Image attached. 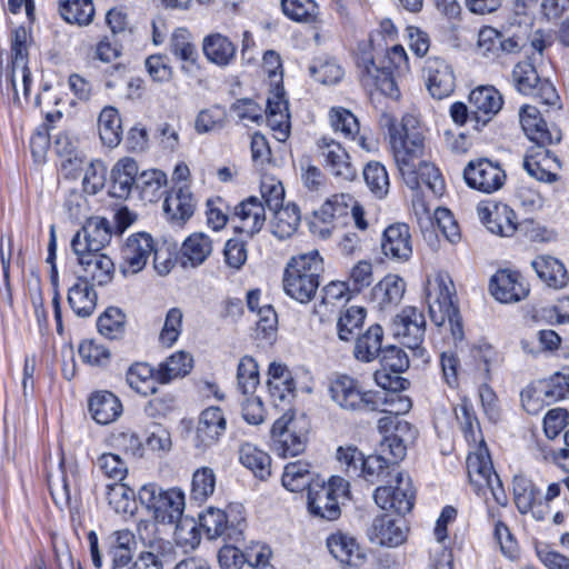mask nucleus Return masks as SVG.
Here are the masks:
<instances>
[{
  "label": "nucleus",
  "mask_w": 569,
  "mask_h": 569,
  "mask_svg": "<svg viewBox=\"0 0 569 569\" xmlns=\"http://www.w3.org/2000/svg\"><path fill=\"white\" fill-rule=\"evenodd\" d=\"M106 496L109 506L120 515H133L137 509L136 492L128 485L112 482L106 486Z\"/></svg>",
  "instance_id": "obj_48"
},
{
  "label": "nucleus",
  "mask_w": 569,
  "mask_h": 569,
  "mask_svg": "<svg viewBox=\"0 0 569 569\" xmlns=\"http://www.w3.org/2000/svg\"><path fill=\"white\" fill-rule=\"evenodd\" d=\"M393 333L409 349H417L425 337L426 319L416 307H406L393 319Z\"/></svg>",
  "instance_id": "obj_19"
},
{
  "label": "nucleus",
  "mask_w": 569,
  "mask_h": 569,
  "mask_svg": "<svg viewBox=\"0 0 569 569\" xmlns=\"http://www.w3.org/2000/svg\"><path fill=\"white\" fill-rule=\"evenodd\" d=\"M282 12L287 18L300 23H316L319 7L315 0H281Z\"/></svg>",
  "instance_id": "obj_50"
},
{
  "label": "nucleus",
  "mask_w": 569,
  "mask_h": 569,
  "mask_svg": "<svg viewBox=\"0 0 569 569\" xmlns=\"http://www.w3.org/2000/svg\"><path fill=\"white\" fill-rule=\"evenodd\" d=\"M537 276L549 288L561 289L568 282L567 270L565 266L556 258L550 256H540L531 261Z\"/></svg>",
  "instance_id": "obj_39"
},
{
  "label": "nucleus",
  "mask_w": 569,
  "mask_h": 569,
  "mask_svg": "<svg viewBox=\"0 0 569 569\" xmlns=\"http://www.w3.org/2000/svg\"><path fill=\"white\" fill-rule=\"evenodd\" d=\"M216 488V475L211 468L202 467L194 471L191 482V497L197 501H204Z\"/></svg>",
  "instance_id": "obj_62"
},
{
  "label": "nucleus",
  "mask_w": 569,
  "mask_h": 569,
  "mask_svg": "<svg viewBox=\"0 0 569 569\" xmlns=\"http://www.w3.org/2000/svg\"><path fill=\"white\" fill-rule=\"evenodd\" d=\"M352 202L353 199L350 194H335L320 207L316 217L323 223H331L335 219L347 216Z\"/></svg>",
  "instance_id": "obj_55"
},
{
  "label": "nucleus",
  "mask_w": 569,
  "mask_h": 569,
  "mask_svg": "<svg viewBox=\"0 0 569 569\" xmlns=\"http://www.w3.org/2000/svg\"><path fill=\"white\" fill-rule=\"evenodd\" d=\"M388 60L389 67H377L372 50L370 46L366 44L357 52V71L365 88L376 89L387 97L397 99L400 96L397 78L409 70L408 56L403 47L393 46L388 51Z\"/></svg>",
  "instance_id": "obj_1"
},
{
  "label": "nucleus",
  "mask_w": 569,
  "mask_h": 569,
  "mask_svg": "<svg viewBox=\"0 0 569 569\" xmlns=\"http://www.w3.org/2000/svg\"><path fill=\"white\" fill-rule=\"evenodd\" d=\"M74 254L83 270V274L79 280L87 281L88 283H97L99 286L107 284L111 280L114 264L108 256L101 253V251Z\"/></svg>",
  "instance_id": "obj_30"
},
{
  "label": "nucleus",
  "mask_w": 569,
  "mask_h": 569,
  "mask_svg": "<svg viewBox=\"0 0 569 569\" xmlns=\"http://www.w3.org/2000/svg\"><path fill=\"white\" fill-rule=\"evenodd\" d=\"M548 144L536 143L531 147L523 160V168L529 176L543 182H555L558 178L557 171L560 169L558 158L547 149Z\"/></svg>",
  "instance_id": "obj_22"
},
{
  "label": "nucleus",
  "mask_w": 569,
  "mask_h": 569,
  "mask_svg": "<svg viewBox=\"0 0 569 569\" xmlns=\"http://www.w3.org/2000/svg\"><path fill=\"white\" fill-rule=\"evenodd\" d=\"M269 391L272 397L280 400L286 398V395H291L295 390V382L290 371L286 366L280 363H271L268 370Z\"/></svg>",
  "instance_id": "obj_53"
},
{
  "label": "nucleus",
  "mask_w": 569,
  "mask_h": 569,
  "mask_svg": "<svg viewBox=\"0 0 569 569\" xmlns=\"http://www.w3.org/2000/svg\"><path fill=\"white\" fill-rule=\"evenodd\" d=\"M139 168L133 159L123 158L119 160L111 171L110 196L127 199L131 191L137 188Z\"/></svg>",
  "instance_id": "obj_32"
},
{
  "label": "nucleus",
  "mask_w": 569,
  "mask_h": 569,
  "mask_svg": "<svg viewBox=\"0 0 569 569\" xmlns=\"http://www.w3.org/2000/svg\"><path fill=\"white\" fill-rule=\"evenodd\" d=\"M331 128L345 138L356 140L359 133L358 119L345 108H332L329 112Z\"/></svg>",
  "instance_id": "obj_60"
},
{
  "label": "nucleus",
  "mask_w": 569,
  "mask_h": 569,
  "mask_svg": "<svg viewBox=\"0 0 569 569\" xmlns=\"http://www.w3.org/2000/svg\"><path fill=\"white\" fill-rule=\"evenodd\" d=\"M323 271V261L317 250L291 258L283 273V290L292 299L306 303L316 295Z\"/></svg>",
  "instance_id": "obj_4"
},
{
  "label": "nucleus",
  "mask_w": 569,
  "mask_h": 569,
  "mask_svg": "<svg viewBox=\"0 0 569 569\" xmlns=\"http://www.w3.org/2000/svg\"><path fill=\"white\" fill-rule=\"evenodd\" d=\"M310 76L322 84H336L343 77V69L333 58H318L309 67Z\"/></svg>",
  "instance_id": "obj_52"
},
{
  "label": "nucleus",
  "mask_w": 569,
  "mask_h": 569,
  "mask_svg": "<svg viewBox=\"0 0 569 569\" xmlns=\"http://www.w3.org/2000/svg\"><path fill=\"white\" fill-rule=\"evenodd\" d=\"M111 240L109 221L94 217L89 219L71 240L74 253L101 251Z\"/></svg>",
  "instance_id": "obj_17"
},
{
  "label": "nucleus",
  "mask_w": 569,
  "mask_h": 569,
  "mask_svg": "<svg viewBox=\"0 0 569 569\" xmlns=\"http://www.w3.org/2000/svg\"><path fill=\"white\" fill-rule=\"evenodd\" d=\"M231 112L246 124L248 122L260 124L266 117L267 124L278 141H286L290 134L289 106L284 92L280 89L268 97L264 111L252 99L243 98L231 106Z\"/></svg>",
  "instance_id": "obj_2"
},
{
  "label": "nucleus",
  "mask_w": 569,
  "mask_h": 569,
  "mask_svg": "<svg viewBox=\"0 0 569 569\" xmlns=\"http://www.w3.org/2000/svg\"><path fill=\"white\" fill-rule=\"evenodd\" d=\"M140 502L153 512L154 518L162 523H177V530L180 532L184 526L190 525L192 535L190 543H199V536L196 523L190 520L181 521L184 511V493L178 488L163 490L156 483H148L140 488L138 492Z\"/></svg>",
  "instance_id": "obj_3"
},
{
  "label": "nucleus",
  "mask_w": 569,
  "mask_h": 569,
  "mask_svg": "<svg viewBox=\"0 0 569 569\" xmlns=\"http://www.w3.org/2000/svg\"><path fill=\"white\" fill-rule=\"evenodd\" d=\"M463 178L470 188L483 193H492L503 186L506 172L499 162L479 158L467 163Z\"/></svg>",
  "instance_id": "obj_14"
},
{
  "label": "nucleus",
  "mask_w": 569,
  "mask_h": 569,
  "mask_svg": "<svg viewBox=\"0 0 569 569\" xmlns=\"http://www.w3.org/2000/svg\"><path fill=\"white\" fill-rule=\"evenodd\" d=\"M138 539L142 549L126 569H164L167 563L173 561L174 547L159 535L154 523L139 525Z\"/></svg>",
  "instance_id": "obj_9"
},
{
  "label": "nucleus",
  "mask_w": 569,
  "mask_h": 569,
  "mask_svg": "<svg viewBox=\"0 0 569 569\" xmlns=\"http://www.w3.org/2000/svg\"><path fill=\"white\" fill-rule=\"evenodd\" d=\"M192 366L193 359L189 353L184 351L174 352L159 365L157 379L160 383H168L188 375Z\"/></svg>",
  "instance_id": "obj_47"
},
{
  "label": "nucleus",
  "mask_w": 569,
  "mask_h": 569,
  "mask_svg": "<svg viewBox=\"0 0 569 569\" xmlns=\"http://www.w3.org/2000/svg\"><path fill=\"white\" fill-rule=\"evenodd\" d=\"M383 329L376 323L370 326L362 335H358L355 342L353 356L358 361L371 362L377 359L382 347Z\"/></svg>",
  "instance_id": "obj_36"
},
{
  "label": "nucleus",
  "mask_w": 569,
  "mask_h": 569,
  "mask_svg": "<svg viewBox=\"0 0 569 569\" xmlns=\"http://www.w3.org/2000/svg\"><path fill=\"white\" fill-rule=\"evenodd\" d=\"M212 252L211 239L202 233L190 234L182 243L181 259L183 266L198 267L202 264Z\"/></svg>",
  "instance_id": "obj_41"
},
{
  "label": "nucleus",
  "mask_w": 569,
  "mask_h": 569,
  "mask_svg": "<svg viewBox=\"0 0 569 569\" xmlns=\"http://www.w3.org/2000/svg\"><path fill=\"white\" fill-rule=\"evenodd\" d=\"M408 527L401 517L392 518L389 515L376 517L368 530L371 542L385 547H397L407 539Z\"/></svg>",
  "instance_id": "obj_25"
},
{
  "label": "nucleus",
  "mask_w": 569,
  "mask_h": 569,
  "mask_svg": "<svg viewBox=\"0 0 569 569\" xmlns=\"http://www.w3.org/2000/svg\"><path fill=\"white\" fill-rule=\"evenodd\" d=\"M110 446L127 456L140 458L143 456L144 447L140 437L131 431L123 430L114 432L110 437Z\"/></svg>",
  "instance_id": "obj_63"
},
{
  "label": "nucleus",
  "mask_w": 569,
  "mask_h": 569,
  "mask_svg": "<svg viewBox=\"0 0 569 569\" xmlns=\"http://www.w3.org/2000/svg\"><path fill=\"white\" fill-rule=\"evenodd\" d=\"M109 553L112 559L111 569H126L132 560V552L136 549V536L128 529L113 531L108 537Z\"/></svg>",
  "instance_id": "obj_35"
},
{
  "label": "nucleus",
  "mask_w": 569,
  "mask_h": 569,
  "mask_svg": "<svg viewBox=\"0 0 569 569\" xmlns=\"http://www.w3.org/2000/svg\"><path fill=\"white\" fill-rule=\"evenodd\" d=\"M426 295L431 321L438 327L448 322L453 339H462L461 317L455 303L456 289L449 276L439 273L429 279Z\"/></svg>",
  "instance_id": "obj_5"
},
{
  "label": "nucleus",
  "mask_w": 569,
  "mask_h": 569,
  "mask_svg": "<svg viewBox=\"0 0 569 569\" xmlns=\"http://www.w3.org/2000/svg\"><path fill=\"white\" fill-rule=\"evenodd\" d=\"M126 380L130 388L142 396L153 395L157 391V372L144 362L133 363L127 371Z\"/></svg>",
  "instance_id": "obj_46"
},
{
  "label": "nucleus",
  "mask_w": 569,
  "mask_h": 569,
  "mask_svg": "<svg viewBox=\"0 0 569 569\" xmlns=\"http://www.w3.org/2000/svg\"><path fill=\"white\" fill-rule=\"evenodd\" d=\"M154 250V240L149 233L130 234L121 248V273L124 276L137 274L143 270Z\"/></svg>",
  "instance_id": "obj_15"
},
{
  "label": "nucleus",
  "mask_w": 569,
  "mask_h": 569,
  "mask_svg": "<svg viewBox=\"0 0 569 569\" xmlns=\"http://www.w3.org/2000/svg\"><path fill=\"white\" fill-rule=\"evenodd\" d=\"M98 132L102 143L109 148L117 147L122 139V126L119 112L113 107H106L98 118Z\"/></svg>",
  "instance_id": "obj_44"
},
{
  "label": "nucleus",
  "mask_w": 569,
  "mask_h": 569,
  "mask_svg": "<svg viewBox=\"0 0 569 569\" xmlns=\"http://www.w3.org/2000/svg\"><path fill=\"white\" fill-rule=\"evenodd\" d=\"M232 221L238 232L248 236L258 233L266 222L264 204L256 197L248 198L234 208Z\"/></svg>",
  "instance_id": "obj_28"
},
{
  "label": "nucleus",
  "mask_w": 569,
  "mask_h": 569,
  "mask_svg": "<svg viewBox=\"0 0 569 569\" xmlns=\"http://www.w3.org/2000/svg\"><path fill=\"white\" fill-rule=\"evenodd\" d=\"M227 420L218 407H209L201 412L197 427L196 439L198 447H210L214 445L224 433Z\"/></svg>",
  "instance_id": "obj_31"
},
{
  "label": "nucleus",
  "mask_w": 569,
  "mask_h": 569,
  "mask_svg": "<svg viewBox=\"0 0 569 569\" xmlns=\"http://www.w3.org/2000/svg\"><path fill=\"white\" fill-rule=\"evenodd\" d=\"M239 461L243 467L251 470L253 475L266 480L271 473V458L252 443H241L238 450Z\"/></svg>",
  "instance_id": "obj_42"
},
{
  "label": "nucleus",
  "mask_w": 569,
  "mask_h": 569,
  "mask_svg": "<svg viewBox=\"0 0 569 569\" xmlns=\"http://www.w3.org/2000/svg\"><path fill=\"white\" fill-rule=\"evenodd\" d=\"M327 546L330 553L342 563L357 566L363 559L359 543L347 533H332L327 539Z\"/></svg>",
  "instance_id": "obj_38"
},
{
  "label": "nucleus",
  "mask_w": 569,
  "mask_h": 569,
  "mask_svg": "<svg viewBox=\"0 0 569 569\" xmlns=\"http://www.w3.org/2000/svg\"><path fill=\"white\" fill-rule=\"evenodd\" d=\"M295 413L289 410L278 418L271 429L274 450L282 457H295L305 451L307 437Z\"/></svg>",
  "instance_id": "obj_12"
},
{
  "label": "nucleus",
  "mask_w": 569,
  "mask_h": 569,
  "mask_svg": "<svg viewBox=\"0 0 569 569\" xmlns=\"http://www.w3.org/2000/svg\"><path fill=\"white\" fill-rule=\"evenodd\" d=\"M273 211L274 214L270 223L272 234L279 239L290 238L300 223L298 207L295 203H288Z\"/></svg>",
  "instance_id": "obj_45"
},
{
  "label": "nucleus",
  "mask_w": 569,
  "mask_h": 569,
  "mask_svg": "<svg viewBox=\"0 0 569 569\" xmlns=\"http://www.w3.org/2000/svg\"><path fill=\"white\" fill-rule=\"evenodd\" d=\"M477 213L491 233L511 237L517 230L516 213L505 203H480L477 207Z\"/></svg>",
  "instance_id": "obj_21"
},
{
  "label": "nucleus",
  "mask_w": 569,
  "mask_h": 569,
  "mask_svg": "<svg viewBox=\"0 0 569 569\" xmlns=\"http://www.w3.org/2000/svg\"><path fill=\"white\" fill-rule=\"evenodd\" d=\"M363 179L377 198H383L389 191V177L386 168L379 162H369L363 168Z\"/></svg>",
  "instance_id": "obj_61"
},
{
  "label": "nucleus",
  "mask_w": 569,
  "mask_h": 569,
  "mask_svg": "<svg viewBox=\"0 0 569 569\" xmlns=\"http://www.w3.org/2000/svg\"><path fill=\"white\" fill-rule=\"evenodd\" d=\"M197 201L190 188L183 184H174L163 201V212L167 219L178 226L183 224L194 213Z\"/></svg>",
  "instance_id": "obj_26"
},
{
  "label": "nucleus",
  "mask_w": 569,
  "mask_h": 569,
  "mask_svg": "<svg viewBox=\"0 0 569 569\" xmlns=\"http://www.w3.org/2000/svg\"><path fill=\"white\" fill-rule=\"evenodd\" d=\"M387 120L398 169L406 184L411 189H418L417 169L425 161L422 160L425 151L423 137L420 131H409L405 126L400 131L392 119L388 118Z\"/></svg>",
  "instance_id": "obj_6"
},
{
  "label": "nucleus",
  "mask_w": 569,
  "mask_h": 569,
  "mask_svg": "<svg viewBox=\"0 0 569 569\" xmlns=\"http://www.w3.org/2000/svg\"><path fill=\"white\" fill-rule=\"evenodd\" d=\"M519 121L525 134L535 143L553 144L561 140V131L555 126L548 127L535 106L521 107Z\"/></svg>",
  "instance_id": "obj_23"
},
{
  "label": "nucleus",
  "mask_w": 569,
  "mask_h": 569,
  "mask_svg": "<svg viewBox=\"0 0 569 569\" xmlns=\"http://www.w3.org/2000/svg\"><path fill=\"white\" fill-rule=\"evenodd\" d=\"M328 392L340 409L349 412L378 411L382 405L380 392L363 390L357 379L347 375L332 378Z\"/></svg>",
  "instance_id": "obj_8"
},
{
  "label": "nucleus",
  "mask_w": 569,
  "mask_h": 569,
  "mask_svg": "<svg viewBox=\"0 0 569 569\" xmlns=\"http://www.w3.org/2000/svg\"><path fill=\"white\" fill-rule=\"evenodd\" d=\"M512 487L515 503L519 512L525 515L531 511L539 490L525 477H515Z\"/></svg>",
  "instance_id": "obj_58"
},
{
  "label": "nucleus",
  "mask_w": 569,
  "mask_h": 569,
  "mask_svg": "<svg viewBox=\"0 0 569 569\" xmlns=\"http://www.w3.org/2000/svg\"><path fill=\"white\" fill-rule=\"evenodd\" d=\"M380 247L382 254L392 262L405 263L412 256V237L406 223L388 226L382 232Z\"/></svg>",
  "instance_id": "obj_18"
},
{
  "label": "nucleus",
  "mask_w": 569,
  "mask_h": 569,
  "mask_svg": "<svg viewBox=\"0 0 569 569\" xmlns=\"http://www.w3.org/2000/svg\"><path fill=\"white\" fill-rule=\"evenodd\" d=\"M200 526L209 539L223 537L228 540L239 541L242 538V521L237 525L230 522L224 511L209 508L200 516Z\"/></svg>",
  "instance_id": "obj_29"
},
{
  "label": "nucleus",
  "mask_w": 569,
  "mask_h": 569,
  "mask_svg": "<svg viewBox=\"0 0 569 569\" xmlns=\"http://www.w3.org/2000/svg\"><path fill=\"white\" fill-rule=\"evenodd\" d=\"M467 471L477 493L485 496L486 490H488L499 506H507L508 497L499 476L493 470L487 448L480 447L477 452L468 455Z\"/></svg>",
  "instance_id": "obj_10"
},
{
  "label": "nucleus",
  "mask_w": 569,
  "mask_h": 569,
  "mask_svg": "<svg viewBox=\"0 0 569 569\" xmlns=\"http://www.w3.org/2000/svg\"><path fill=\"white\" fill-rule=\"evenodd\" d=\"M202 51L210 62L227 67L236 58L237 46L227 36L214 32L203 38Z\"/></svg>",
  "instance_id": "obj_33"
},
{
  "label": "nucleus",
  "mask_w": 569,
  "mask_h": 569,
  "mask_svg": "<svg viewBox=\"0 0 569 569\" xmlns=\"http://www.w3.org/2000/svg\"><path fill=\"white\" fill-rule=\"evenodd\" d=\"M470 108L476 119V130L485 127L502 108L501 93L492 86H481L469 94Z\"/></svg>",
  "instance_id": "obj_24"
},
{
  "label": "nucleus",
  "mask_w": 569,
  "mask_h": 569,
  "mask_svg": "<svg viewBox=\"0 0 569 569\" xmlns=\"http://www.w3.org/2000/svg\"><path fill=\"white\" fill-rule=\"evenodd\" d=\"M373 499L383 510H393L399 515H406L413 507L415 490L411 479L403 472H397L395 480L388 486L378 487L373 492Z\"/></svg>",
  "instance_id": "obj_13"
},
{
  "label": "nucleus",
  "mask_w": 569,
  "mask_h": 569,
  "mask_svg": "<svg viewBox=\"0 0 569 569\" xmlns=\"http://www.w3.org/2000/svg\"><path fill=\"white\" fill-rule=\"evenodd\" d=\"M126 316L114 307L108 308L97 321L99 332L108 339H117L124 331Z\"/></svg>",
  "instance_id": "obj_59"
},
{
  "label": "nucleus",
  "mask_w": 569,
  "mask_h": 569,
  "mask_svg": "<svg viewBox=\"0 0 569 569\" xmlns=\"http://www.w3.org/2000/svg\"><path fill=\"white\" fill-rule=\"evenodd\" d=\"M490 292L496 300L502 303H512L525 299L529 289L518 272L499 270L490 280Z\"/></svg>",
  "instance_id": "obj_27"
},
{
  "label": "nucleus",
  "mask_w": 569,
  "mask_h": 569,
  "mask_svg": "<svg viewBox=\"0 0 569 569\" xmlns=\"http://www.w3.org/2000/svg\"><path fill=\"white\" fill-rule=\"evenodd\" d=\"M319 156L323 160V167L336 178L352 181L357 177V168L350 160V156L340 142L330 137H321L317 141Z\"/></svg>",
  "instance_id": "obj_16"
},
{
  "label": "nucleus",
  "mask_w": 569,
  "mask_h": 569,
  "mask_svg": "<svg viewBox=\"0 0 569 569\" xmlns=\"http://www.w3.org/2000/svg\"><path fill=\"white\" fill-rule=\"evenodd\" d=\"M366 309L351 306L342 310L337 320V333L341 341H351L362 328L366 319Z\"/></svg>",
  "instance_id": "obj_49"
},
{
  "label": "nucleus",
  "mask_w": 569,
  "mask_h": 569,
  "mask_svg": "<svg viewBox=\"0 0 569 569\" xmlns=\"http://www.w3.org/2000/svg\"><path fill=\"white\" fill-rule=\"evenodd\" d=\"M170 50L183 61L194 62L197 59V49L191 41V33L186 28H178L170 38Z\"/></svg>",
  "instance_id": "obj_64"
},
{
  "label": "nucleus",
  "mask_w": 569,
  "mask_h": 569,
  "mask_svg": "<svg viewBox=\"0 0 569 569\" xmlns=\"http://www.w3.org/2000/svg\"><path fill=\"white\" fill-rule=\"evenodd\" d=\"M30 33L24 27H19L13 31L11 43V61L3 69L6 89H11L16 101H19L17 94V78L21 79L23 97L27 98L31 86V72L28 68V43Z\"/></svg>",
  "instance_id": "obj_11"
},
{
  "label": "nucleus",
  "mask_w": 569,
  "mask_h": 569,
  "mask_svg": "<svg viewBox=\"0 0 569 569\" xmlns=\"http://www.w3.org/2000/svg\"><path fill=\"white\" fill-rule=\"evenodd\" d=\"M137 190L143 200L154 202L162 196L167 176L160 170H147L139 173Z\"/></svg>",
  "instance_id": "obj_51"
},
{
  "label": "nucleus",
  "mask_w": 569,
  "mask_h": 569,
  "mask_svg": "<svg viewBox=\"0 0 569 569\" xmlns=\"http://www.w3.org/2000/svg\"><path fill=\"white\" fill-rule=\"evenodd\" d=\"M456 419L468 441L477 442L480 435V425L473 407L463 398L455 409Z\"/></svg>",
  "instance_id": "obj_54"
},
{
  "label": "nucleus",
  "mask_w": 569,
  "mask_h": 569,
  "mask_svg": "<svg viewBox=\"0 0 569 569\" xmlns=\"http://www.w3.org/2000/svg\"><path fill=\"white\" fill-rule=\"evenodd\" d=\"M58 10L67 23L79 27L89 26L94 17L92 0H59Z\"/></svg>",
  "instance_id": "obj_43"
},
{
  "label": "nucleus",
  "mask_w": 569,
  "mask_h": 569,
  "mask_svg": "<svg viewBox=\"0 0 569 569\" xmlns=\"http://www.w3.org/2000/svg\"><path fill=\"white\" fill-rule=\"evenodd\" d=\"M406 289V283L402 278L389 274L380 281L376 289L375 295L379 298L380 305L383 307L398 303Z\"/></svg>",
  "instance_id": "obj_57"
},
{
  "label": "nucleus",
  "mask_w": 569,
  "mask_h": 569,
  "mask_svg": "<svg viewBox=\"0 0 569 569\" xmlns=\"http://www.w3.org/2000/svg\"><path fill=\"white\" fill-rule=\"evenodd\" d=\"M426 86L435 99L449 97L455 89V74L451 66L440 57H429L425 61Z\"/></svg>",
  "instance_id": "obj_20"
},
{
  "label": "nucleus",
  "mask_w": 569,
  "mask_h": 569,
  "mask_svg": "<svg viewBox=\"0 0 569 569\" xmlns=\"http://www.w3.org/2000/svg\"><path fill=\"white\" fill-rule=\"evenodd\" d=\"M89 411L96 422L108 425L117 420L122 413L119 398L110 391H98L89 400Z\"/></svg>",
  "instance_id": "obj_34"
},
{
  "label": "nucleus",
  "mask_w": 569,
  "mask_h": 569,
  "mask_svg": "<svg viewBox=\"0 0 569 569\" xmlns=\"http://www.w3.org/2000/svg\"><path fill=\"white\" fill-rule=\"evenodd\" d=\"M68 303L76 316L90 317L97 307V292L87 281L79 280L68 291Z\"/></svg>",
  "instance_id": "obj_40"
},
{
  "label": "nucleus",
  "mask_w": 569,
  "mask_h": 569,
  "mask_svg": "<svg viewBox=\"0 0 569 569\" xmlns=\"http://www.w3.org/2000/svg\"><path fill=\"white\" fill-rule=\"evenodd\" d=\"M348 493L349 482L342 477L316 480L307 491V510L315 518L337 520L341 515L340 500L347 498Z\"/></svg>",
  "instance_id": "obj_7"
},
{
  "label": "nucleus",
  "mask_w": 569,
  "mask_h": 569,
  "mask_svg": "<svg viewBox=\"0 0 569 569\" xmlns=\"http://www.w3.org/2000/svg\"><path fill=\"white\" fill-rule=\"evenodd\" d=\"M320 477L315 473L311 465L305 460H297L284 466L281 482L292 492H299L311 487Z\"/></svg>",
  "instance_id": "obj_37"
},
{
  "label": "nucleus",
  "mask_w": 569,
  "mask_h": 569,
  "mask_svg": "<svg viewBox=\"0 0 569 569\" xmlns=\"http://www.w3.org/2000/svg\"><path fill=\"white\" fill-rule=\"evenodd\" d=\"M542 79L535 66L529 61L518 62L512 70V81L516 89L522 94H531Z\"/></svg>",
  "instance_id": "obj_56"
}]
</instances>
